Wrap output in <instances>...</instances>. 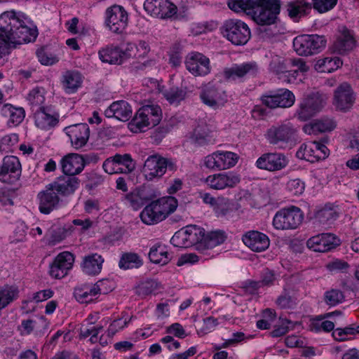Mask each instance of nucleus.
<instances>
[{"instance_id":"obj_44","label":"nucleus","mask_w":359,"mask_h":359,"mask_svg":"<svg viewBox=\"0 0 359 359\" xmlns=\"http://www.w3.org/2000/svg\"><path fill=\"white\" fill-rule=\"evenodd\" d=\"M142 109L147 121H149L150 127H154L159 123L162 118V111L158 105H144L142 107Z\"/></svg>"},{"instance_id":"obj_19","label":"nucleus","mask_w":359,"mask_h":359,"mask_svg":"<svg viewBox=\"0 0 359 359\" xmlns=\"http://www.w3.org/2000/svg\"><path fill=\"white\" fill-rule=\"evenodd\" d=\"M340 245V240L333 233H324L310 238L307 242V247L318 252H327Z\"/></svg>"},{"instance_id":"obj_21","label":"nucleus","mask_w":359,"mask_h":359,"mask_svg":"<svg viewBox=\"0 0 359 359\" xmlns=\"http://www.w3.org/2000/svg\"><path fill=\"white\" fill-rule=\"evenodd\" d=\"M185 65L187 69L195 76H205L210 72L209 58L198 52L191 53L187 56Z\"/></svg>"},{"instance_id":"obj_20","label":"nucleus","mask_w":359,"mask_h":359,"mask_svg":"<svg viewBox=\"0 0 359 359\" xmlns=\"http://www.w3.org/2000/svg\"><path fill=\"white\" fill-rule=\"evenodd\" d=\"M39 210L41 213L48 215L60 207V198L50 184L37 195Z\"/></svg>"},{"instance_id":"obj_27","label":"nucleus","mask_w":359,"mask_h":359,"mask_svg":"<svg viewBox=\"0 0 359 359\" xmlns=\"http://www.w3.org/2000/svg\"><path fill=\"white\" fill-rule=\"evenodd\" d=\"M83 157L78 154H69L65 156L60 161L62 172L67 176L75 177L85 167Z\"/></svg>"},{"instance_id":"obj_45","label":"nucleus","mask_w":359,"mask_h":359,"mask_svg":"<svg viewBox=\"0 0 359 359\" xmlns=\"http://www.w3.org/2000/svg\"><path fill=\"white\" fill-rule=\"evenodd\" d=\"M149 258L151 262L155 264L165 265L171 259L170 254L165 249V246L154 245L149 251Z\"/></svg>"},{"instance_id":"obj_26","label":"nucleus","mask_w":359,"mask_h":359,"mask_svg":"<svg viewBox=\"0 0 359 359\" xmlns=\"http://www.w3.org/2000/svg\"><path fill=\"white\" fill-rule=\"evenodd\" d=\"M355 100V96L351 86L343 83L334 91V104L341 111L349 109Z\"/></svg>"},{"instance_id":"obj_61","label":"nucleus","mask_w":359,"mask_h":359,"mask_svg":"<svg viewBox=\"0 0 359 359\" xmlns=\"http://www.w3.org/2000/svg\"><path fill=\"white\" fill-rule=\"evenodd\" d=\"M276 98L274 91L272 90L262 95L261 97V101L264 106L270 109H276L279 107Z\"/></svg>"},{"instance_id":"obj_31","label":"nucleus","mask_w":359,"mask_h":359,"mask_svg":"<svg viewBox=\"0 0 359 359\" xmlns=\"http://www.w3.org/2000/svg\"><path fill=\"white\" fill-rule=\"evenodd\" d=\"M104 259L98 253H90L84 256L81 263L82 271L90 276L99 275L102 269Z\"/></svg>"},{"instance_id":"obj_35","label":"nucleus","mask_w":359,"mask_h":359,"mask_svg":"<svg viewBox=\"0 0 359 359\" xmlns=\"http://www.w3.org/2000/svg\"><path fill=\"white\" fill-rule=\"evenodd\" d=\"M339 215L338 206L327 204L316 212L314 221L316 224L320 225H330L338 218Z\"/></svg>"},{"instance_id":"obj_63","label":"nucleus","mask_w":359,"mask_h":359,"mask_svg":"<svg viewBox=\"0 0 359 359\" xmlns=\"http://www.w3.org/2000/svg\"><path fill=\"white\" fill-rule=\"evenodd\" d=\"M289 66L297 67L294 70V74H297L298 72L304 73L309 71V67L306 65V62L302 58H291L288 60Z\"/></svg>"},{"instance_id":"obj_28","label":"nucleus","mask_w":359,"mask_h":359,"mask_svg":"<svg viewBox=\"0 0 359 359\" xmlns=\"http://www.w3.org/2000/svg\"><path fill=\"white\" fill-rule=\"evenodd\" d=\"M36 126L42 130H50L59 122V114L50 107L40 108L34 111Z\"/></svg>"},{"instance_id":"obj_29","label":"nucleus","mask_w":359,"mask_h":359,"mask_svg":"<svg viewBox=\"0 0 359 359\" xmlns=\"http://www.w3.org/2000/svg\"><path fill=\"white\" fill-rule=\"evenodd\" d=\"M244 244L252 251L262 252L266 250L270 244L269 237L259 231H250L242 237Z\"/></svg>"},{"instance_id":"obj_2","label":"nucleus","mask_w":359,"mask_h":359,"mask_svg":"<svg viewBox=\"0 0 359 359\" xmlns=\"http://www.w3.org/2000/svg\"><path fill=\"white\" fill-rule=\"evenodd\" d=\"M229 8L235 11H245L251 15L253 20L259 25V32L265 35L271 36L273 33L268 34V29L265 25L274 24L280 13V2L279 0H229Z\"/></svg>"},{"instance_id":"obj_46","label":"nucleus","mask_w":359,"mask_h":359,"mask_svg":"<svg viewBox=\"0 0 359 359\" xmlns=\"http://www.w3.org/2000/svg\"><path fill=\"white\" fill-rule=\"evenodd\" d=\"M18 293L15 286L4 285L0 287V311L17 299Z\"/></svg>"},{"instance_id":"obj_30","label":"nucleus","mask_w":359,"mask_h":359,"mask_svg":"<svg viewBox=\"0 0 359 359\" xmlns=\"http://www.w3.org/2000/svg\"><path fill=\"white\" fill-rule=\"evenodd\" d=\"M102 283L89 285L83 284L74 288V295L80 303H89L97 298L98 292H106L101 288Z\"/></svg>"},{"instance_id":"obj_42","label":"nucleus","mask_w":359,"mask_h":359,"mask_svg":"<svg viewBox=\"0 0 359 359\" xmlns=\"http://www.w3.org/2000/svg\"><path fill=\"white\" fill-rule=\"evenodd\" d=\"M341 65L342 61L338 57H326L316 61L315 69L319 72L330 73Z\"/></svg>"},{"instance_id":"obj_40","label":"nucleus","mask_w":359,"mask_h":359,"mask_svg":"<svg viewBox=\"0 0 359 359\" xmlns=\"http://www.w3.org/2000/svg\"><path fill=\"white\" fill-rule=\"evenodd\" d=\"M288 15L296 20L308 13L311 10V4L304 0H296L290 1L287 5Z\"/></svg>"},{"instance_id":"obj_54","label":"nucleus","mask_w":359,"mask_h":359,"mask_svg":"<svg viewBox=\"0 0 359 359\" xmlns=\"http://www.w3.org/2000/svg\"><path fill=\"white\" fill-rule=\"evenodd\" d=\"M344 293L337 289H332L325 292L324 301L330 306H334L344 301Z\"/></svg>"},{"instance_id":"obj_57","label":"nucleus","mask_w":359,"mask_h":359,"mask_svg":"<svg viewBox=\"0 0 359 359\" xmlns=\"http://www.w3.org/2000/svg\"><path fill=\"white\" fill-rule=\"evenodd\" d=\"M18 142V135L11 133L4 135L0 140V151H9Z\"/></svg>"},{"instance_id":"obj_59","label":"nucleus","mask_w":359,"mask_h":359,"mask_svg":"<svg viewBox=\"0 0 359 359\" xmlns=\"http://www.w3.org/2000/svg\"><path fill=\"white\" fill-rule=\"evenodd\" d=\"M287 188L292 194L300 195L304 191L305 184L300 179H292L287 183Z\"/></svg>"},{"instance_id":"obj_51","label":"nucleus","mask_w":359,"mask_h":359,"mask_svg":"<svg viewBox=\"0 0 359 359\" xmlns=\"http://www.w3.org/2000/svg\"><path fill=\"white\" fill-rule=\"evenodd\" d=\"M27 99L32 108H36V109L44 108V107L42 106L45 101L43 88H35L32 89L28 94ZM34 110V109H33V111Z\"/></svg>"},{"instance_id":"obj_23","label":"nucleus","mask_w":359,"mask_h":359,"mask_svg":"<svg viewBox=\"0 0 359 359\" xmlns=\"http://www.w3.org/2000/svg\"><path fill=\"white\" fill-rule=\"evenodd\" d=\"M74 257L69 252L65 251L57 255L50 266V275L57 279L64 278L72 268Z\"/></svg>"},{"instance_id":"obj_14","label":"nucleus","mask_w":359,"mask_h":359,"mask_svg":"<svg viewBox=\"0 0 359 359\" xmlns=\"http://www.w3.org/2000/svg\"><path fill=\"white\" fill-rule=\"evenodd\" d=\"M356 40L355 33L344 25L338 27L337 39L330 47L332 52L339 55H344L353 49Z\"/></svg>"},{"instance_id":"obj_39","label":"nucleus","mask_w":359,"mask_h":359,"mask_svg":"<svg viewBox=\"0 0 359 359\" xmlns=\"http://www.w3.org/2000/svg\"><path fill=\"white\" fill-rule=\"evenodd\" d=\"M191 141L198 145L204 146L212 143L210 130L206 124H199L194 130Z\"/></svg>"},{"instance_id":"obj_36","label":"nucleus","mask_w":359,"mask_h":359,"mask_svg":"<svg viewBox=\"0 0 359 359\" xmlns=\"http://www.w3.org/2000/svg\"><path fill=\"white\" fill-rule=\"evenodd\" d=\"M1 114L8 118V123L18 126L25 118V111L22 107H15L11 104H4L1 109Z\"/></svg>"},{"instance_id":"obj_3","label":"nucleus","mask_w":359,"mask_h":359,"mask_svg":"<svg viewBox=\"0 0 359 359\" xmlns=\"http://www.w3.org/2000/svg\"><path fill=\"white\" fill-rule=\"evenodd\" d=\"M177 207V201L172 196L163 197L152 201L140 213L142 221L148 225L156 224L165 219Z\"/></svg>"},{"instance_id":"obj_47","label":"nucleus","mask_w":359,"mask_h":359,"mask_svg":"<svg viewBox=\"0 0 359 359\" xmlns=\"http://www.w3.org/2000/svg\"><path fill=\"white\" fill-rule=\"evenodd\" d=\"M142 112L141 107L128 124L130 130L133 133L144 132L146 128H150Z\"/></svg>"},{"instance_id":"obj_32","label":"nucleus","mask_w":359,"mask_h":359,"mask_svg":"<svg viewBox=\"0 0 359 359\" xmlns=\"http://www.w3.org/2000/svg\"><path fill=\"white\" fill-rule=\"evenodd\" d=\"M104 115L107 118L114 117L119 121H126L131 117L132 109L127 102L119 100L111 104L104 111Z\"/></svg>"},{"instance_id":"obj_48","label":"nucleus","mask_w":359,"mask_h":359,"mask_svg":"<svg viewBox=\"0 0 359 359\" xmlns=\"http://www.w3.org/2000/svg\"><path fill=\"white\" fill-rule=\"evenodd\" d=\"M164 97L172 104H179L187 96V91L177 86L171 87L163 93Z\"/></svg>"},{"instance_id":"obj_56","label":"nucleus","mask_w":359,"mask_h":359,"mask_svg":"<svg viewBox=\"0 0 359 359\" xmlns=\"http://www.w3.org/2000/svg\"><path fill=\"white\" fill-rule=\"evenodd\" d=\"M218 203L213 208L217 217H224L227 215L231 210V204L228 198L219 197Z\"/></svg>"},{"instance_id":"obj_9","label":"nucleus","mask_w":359,"mask_h":359,"mask_svg":"<svg viewBox=\"0 0 359 359\" xmlns=\"http://www.w3.org/2000/svg\"><path fill=\"white\" fill-rule=\"evenodd\" d=\"M323 106V95L319 93H312L302 99L294 116L301 121H306L318 113Z\"/></svg>"},{"instance_id":"obj_37","label":"nucleus","mask_w":359,"mask_h":359,"mask_svg":"<svg viewBox=\"0 0 359 359\" xmlns=\"http://www.w3.org/2000/svg\"><path fill=\"white\" fill-rule=\"evenodd\" d=\"M62 83L67 93H74L81 85V74L78 72L67 71L62 76Z\"/></svg>"},{"instance_id":"obj_58","label":"nucleus","mask_w":359,"mask_h":359,"mask_svg":"<svg viewBox=\"0 0 359 359\" xmlns=\"http://www.w3.org/2000/svg\"><path fill=\"white\" fill-rule=\"evenodd\" d=\"M313 8L323 13L332 10L337 3V0H312Z\"/></svg>"},{"instance_id":"obj_64","label":"nucleus","mask_w":359,"mask_h":359,"mask_svg":"<svg viewBox=\"0 0 359 359\" xmlns=\"http://www.w3.org/2000/svg\"><path fill=\"white\" fill-rule=\"evenodd\" d=\"M166 332L172 334L176 337L183 339L187 336L184 329L181 324L175 323L167 327Z\"/></svg>"},{"instance_id":"obj_11","label":"nucleus","mask_w":359,"mask_h":359,"mask_svg":"<svg viewBox=\"0 0 359 359\" xmlns=\"http://www.w3.org/2000/svg\"><path fill=\"white\" fill-rule=\"evenodd\" d=\"M259 66L255 61L233 64L223 71L224 78L229 81L243 82L245 79L256 76L259 73Z\"/></svg>"},{"instance_id":"obj_60","label":"nucleus","mask_w":359,"mask_h":359,"mask_svg":"<svg viewBox=\"0 0 359 359\" xmlns=\"http://www.w3.org/2000/svg\"><path fill=\"white\" fill-rule=\"evenodd\" d=\"M67 232L62 228L53 229L50 231L49 244L55 245L66 238Z\"/></svg>"},{"instance_id":"obj_17","label":"nucleus","mask_w":359,"mask_h":359,"mask_svg":"<svg viewBox=\"0 0 359 359\" xmlns=\"http://www.w3.org/2000/svg\"><path fill=\"white\" fill-rule=\"evenodd\" d=\"M144 10L151 15L161 19L170 18L177 13V6L168 0H146Z\"/></svg>"},{"instance_id":"obj_13","label":"nucleus","mask_w":359,"mask_h":359,"mask_svg":"<svg viewBox=\"0 0 359 359\" xmlns=\"http://www.w3.org/2000/svg\"><path fill=\"white\" fill-rule=\"evenodd\" d=\"M128 22V13L123 6L114 5L106 10L105 23L112 32L122 33L126 28Z\"/></svg>"},{"instance_id":"obj_18","label":"nucleus","mask_w":359,"mask_h":359,"mask_svg":"<svg viewBox=\"0 0 359 359\" xmlns=\"http://www.w3.org/2000/svg\"><path fill=\"white\" fill-rule=\"evenodd\" d=\"M21 164L19 159L14 156L4 158L0 166V181L4 183L15 182L21 175Z\"/></svg>"},{"instance_id":"obj_1","label":"nucleus","mask_w":359,"mask_h":359,"mask_svg":"<svg viewBox=\"0 0 359 359\" xmlns=\"http://www.w3.org/2000/svg\"><path fill=\"white\" fill-rule=\"evenodd\" d=\"M29 21L22 14L13 11H5L0 15V58L9 54L11 48L33 42L38 36L36 27L28 25Z\"/></svg>"},{"instance_id":"obj_10","label":"nucleus","mask_w":359,"mask_h":359,"mask_svg":"<svg viewBox=\"0 0 359 359\" xmlns=\"http://www.w3.org/2000/svg\"><path fill=\"white\" fill-rule=\"evenodd\" d=\"M223 34L233 44L240 46L245 44L250 38V30L244 22L230 19L223 26Z\"/></svg>"},{"instance_id":"obj_16","label":"nucleus","mask_w":359,"mask_h":359,"mask_svg":"<svg viewBox=\"0 0 359 359\" xmlns=\"http://www.w3.org/2000/svg\"><path fill=\"white\" fill-rule=\"evenodd\" d=\"M134 43H128L125 50L117 46H109L102 48L98 53L100 59L103 62L121 65L127 59L133 57Z\"/></svg>"},{"instance_id":"obj_49","label":"nucleus","mask_w":359,"mask_h":359,"mask_svg":"<svg viewBox=\"0 0 359 359\" xmlns=\"http://www.w3.org/2000/svg\"><path fill=\"white\" fill-rule=\"evenodd\" d=\"M273 91L277 97L276 100H278L279 107L287 108L294 104L295 97L292 91L285 88L278 89Z\"/></svg>"},{"instance_id":"obj_53","label":"nucleus","mask_w":359,"mask_h":359,"mask_svg":"<svg viewBox=\"0 0 359 359\" xmlns=\"http://www.w3.org/2000/svg\"><path fill=\"white\" fill-rule=\"evenodd\" d=\"M335 127V122L332 119L322 118L313 122L310 129L313 133H326L332 131Z\"/></svg>"},{"instance_id":"obj_7","label":"nucleus","mask_w":359,"mask_h":359,"mask_svg":"<svg viewBox=\"0 0 359 359\" xmlns=\"http://www.w3.org/2000/svg\"><path fill=\"white\" fill-rule=\"evenodd\" d=\"M203 229L196 225H189L177 231L171 238L170 243L177 248H189L196 245L201 248Z\"/></svg>"},{"instance_id":"obj_25","label":"nucleus","mask_w":359,"mask_h":359,"mask_svg":"<svg viewBox=\"0 0 359 359\" xmlns=\"http://www.w3.org/2000/svg\"><path fill=\"white\" fill-rule=\"evenodd\" d=\"M200 98L204 104L213 109L223 106L227 100L225 91L212 85H208L201 90Z\"/></svg>"},{"instance_id":"obj_4","label":"nucleus","mask_w":359,"mask_h":359,"mask_svg":"<svg viewBox=\"0 0 359 359\" xmlns=\"http://www.w3.org/2000/svg\"><path fill=\"white\" fill-rule=\"evenodd\" d=\"M265 137L275 147L285 149L297 142V130L290 123L272 126L266 130Z\"/></svg>"},{"instance_id":"obj_34","label":"nucleus","mask_w":359,"mask_h":359,"mask_svg":"<svg viewBox=\"0 0 359 359\" xmlns=\"http://www.w3.org/2000/svg\"><path fill=\"white\" fill-rule=\"evenodd\" d=\"M79 180L76 177L65 176L60 177L57 181L50 183L52 187L62 196H68L72 194L78 188Z\"/></svg>"},{"instance_id":"obj_62","label":"nucleus","mask_w":359,"mask_h":359,"mask_svg":"<svg viewBox=\"0 0 359 359\" xmlns=\"http://www.w3.org/2000/svg\"><path fill=\"white\" fill-rule=\"evenodd\" d=\"M102 168L109 175L120 173L115 155L107 158L103 163Z\"/></svg>"},{"instance_id":"obj_41","label":"nucleus","mask_w":359,"mask_h":359,"mask_svg":"<svg viewBox=\"0 0 359 359\" xmlns=\"http://www.w3.org/2000/svg\"><path fill=\"white\" fill-rule=\"evenodd\" d=\"M318 143L317 141L310 142L309 144H303L300 146L296 153L298 158L304 159L308 161L314 162L318 161Z\"/></svg>"},{"instance_id":"obj_6","label":"nucleus","mask_w":359,"mask_h":359,"mask_svg":"<svg viewBox=\"0 0 359 359\" xmlns=\"http://www.w3.org/2000/svg\"><path fill=\"white\" fill-rule=\"evenodd\" d=\"M326 42L324 36L304 34L294 39L293 46L299 55L309 56L322 51L326 46Z\"/></svg>"},{"instance_id":"obj_55","label":"nucleus","mask_w":359,"mask_h":359,"mask_svg":"<svg viewBox=\"0 0 359 359\" xmlns=\"http://www.w3.org/2000/svg\"><path fill=\"white\" fill-rule=\"evenodd\" d=\"M158 289V283L154 280H147L141 283L137 287V294L144 297L155 293Z\"/></svg>"},{"instance_id":"obj_33","label":"nucleus","mask_w":359,"mask_h":359,"mask_svg":"<svg viewBox=\"0 0 359 359\" xmlns=\"http://www.w3.org/2000/svg\"><path fill=\"white\" fill-rule=\"evenodd\" d=\"M149 200L145 190L142 189H135L121 197L123 203L134 210L140 209Z\"/></svg>"},{"instance_id":"obj_52","label":"nucleus","mask_w":359,"mask_h":359,"mask_svg":"<svg viewBox=\"0 0 359 359\" xmlns=\"http://www.w3.org/2000/svg\"><path fill=\"white\" fill-rule=\"evenodd\" d=\"M120 173H129L135 169V164L128 154L115 155Z\"/></svg>"},{"instance_id":"obj_38","label":"nucleus","mask_w":359,"mask_h":359,"mask_svg":"<svg viewBox=\"0 0 359 359\" xmlns=\"http://www.w3.org/2000/svg\"><path fill=\"white\" fill-rule=\"evenodd\" d=\"M226 238L225 231L222 230L211 231L205 233L203 229V236L201 240V248L210 249L224 242Z\"/></svg>"},{"instance_id":"obj_24","label":"nucleus","mask_w":359,"mask_h":359,"mask_svg":"<svg viewBox=\"0 0 359 359\" xmlns=\"http://www.w3.org/2000/svg\"><path fill=\"white\" fill-rule=\"evenodd\" d=\"M64 131L69 137L74 148L79 149L84 147L89 139L90 128L87 123H78L65 128Z\"/></svg>"},{"instance_id":"obj_43","label":"nucleus","mask_w":359,"mask_h":359,"mask_svg":"<svg viewBox=\"0 0 359 359\" xmlns=\"http://www.w3.org/2000/svg\"><path fill=\"white\" fill-rule=\"evenodd\" d=\"M143 264L140 257L134 252L123 253L119 260L118 266L123 270L138 269Z\"/></svg>"},{"instance_id":"obj_50","label":"nucleus","mask_w":359,"mask_h":359,"mask_svg":"<svg viewBox=\"0 0 359 359\" xmlns=\"http://www.w3.org/2000/svg\"><path fill=\"white\" fill-rule=\"evenodd\" d=\"M288 60H284L278 57H273L269 64V70L277 76L290 74L288 70Z\"/></svg>"},{"instance_id":"obj_8","label":"nucleus","mask_w":359,"mask_h":359,"mask_svg":"<svg viewBox=\"0 0 359 359\" xmlns=\"http://www.w3.org/2000/svg\"><path fill=\"white\" fill-rule=\"evenodd\" d=\"M167 168L175 171L177 170V166L171 159L156 154L147 158L142 172L147 180H152L156 177H161L165 173Z\"/></svg>"},{"instance_id":"obj_15","label":"nucleus","mask_w":359,"mask_h":359,"mask_svg":"<svg viewBox=\"0 0 359 359\" xmlns=\"http://www.w3.org/2000/svg\"><path fill=\"white\" fill-rule=\"evenodd\" d=\"M205 181L211 189L222 190L236 187L241 182V176L235 172L229 171L210 175Z\"/></svg>"},{"instance_id":"obj_22","label":"nucleus","mask_w":359,"mask_h":359,"mask_svg":"<svg viewBox=\"0 0 359 359\" xmlns=\"http://www.w3.org/2000/svg\"><path fill=\"white\" fill-rule=\"evenodd\" d=\"M288 164V159L283 153L269 152L262 154L256 161L258 168L269 171H278Z\"/></svg>"},{"instance_id":"obj_12","label":"nucleus","mask_w":359,"mask_h":359,"mask_svg":"<svg viewBox=\"0 0 359 359\" xmlns=\"http://www.w3.org/2000/svg\"><path fill=\"white\" fill-rule=\"evenodd\" d=\"M238 160V156L236 153L217 151L204 158L203 165L209 170L219 171L233 167Z\"/></svg>"},{"instance_id":"obj_5","label":"nucleus","mask_w":359,"mask_h":359,"mask_svg":"<svg viewBox=\"0 0 359 359\" xmlns=\"http://www.w3.org/2000/svg\"><path fill=\"white\" fill-rule=\"evenodd\" d=\"M303 219L304 214L299 208H285L275 214L273 226L277 230L296 229L302 223Z\"/></svg>"}]
</instances>
